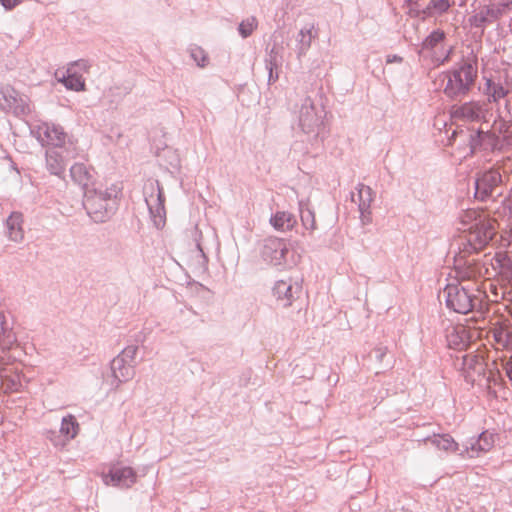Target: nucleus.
<instances>
[{
    "mask_svg": "<svg viewBox=\"0 0 512 512\" xmlns=\"http://www.w3.org/2000/svg\"><path fill=\"white\" fill-rule=\"evenodd\" d=\"M444 77L447 80L444 87V93L447 96L465 95L471 89L477 77V66L471 62H466L459 69L446 72Z\"/></svg>",
    "mask_w": 512,
    "mask_h": 512,
    "instance_id": "f257e3e1",
    "label": "nucleus"
},
{
    "mask_svg": "<svg viewBox=\"0 0 512 512\" xmlns=\"http://www.w3.org/2000/svg\"><path fill=\"white\" fill-rule=\"evenodd\" d=\"M447 306L457 313L466 314L474 308H483V301L487 298L485 292H478L477 296L468 293L467 288L460 285L449 284L445 288Z\"/></svg>",
    "mask_w": 512,
    "mask_h": 512,
    "instance_id": "f03ea898",
    "label": "nucleus"
},
{
    "mask_svg": "<svg viewBox=\"0 0 512 512\" xmlns=\"http://www.w3.org/2000/svg\"><path fill=\"white\" fill-rule=\"evenodd\" d=\"M89 65L84 60H79L71 64L66 71L57 70L56 77L68 89L81 91L85 89V80L83 73H87Z\"/></svg>",
    "mask_w": 512,
    "mask_h": 512,
    "instance_id": "7ed1b4c3",
    "label": "nucleus"
},
{
    "mask_svg": "<svg viewBox=\"0 0 512 512\" xmlns=\"http://www.w3.org/2000/svg\"><path fill=\"white\" fill-rule=\"evenodd\" d=\"M497 221L492 218L481 222L474 228H469V242L475 250L483 249L495 236L497 232Z\"/></svg>",
    "mask_w": 512,
    "mask_h": 512,
    "instance_id": "20e7f679",
    "label": "nucleus"
},
{
    "mask_svg": "<svg viewBox=\"0 0 512 512\" xmlns=\"http://www.w3.org/2000/svg\"><path fill=\"white\" fill-rule=\"evenodd\" d=\"M101 476L107 486L130 487L136 481L133 469L121 465H113L107 473L102 472Z\"/></svg>",
    "mask_w": 512,
    "mask_h": 512,
    "instance_id": "39448f33",
    "label": "nucleus"
},
{
    "mask_svg": "<svg viewBox=\"0 0 512 512\" xmlns=\"http://www.w3.org/2000/svg\"><path fill=\"white\" fill-rule=\"evenodd\" d=\"M487 363L484 353L468 354L464 357L463 369L466 378L474 383L485 375Z\"/></svg>",
    "mask_w": 512,
    "mask_h": 512,
    "instance_id": "423d86ee",
    "label": "nucleus"
},
{
    "mask_svg": "<svg viewBox=\"0 0 512 512\" xmlns=\"http://www.w3.org/2000/svg\"><path fill=\"white\" fill-rule=\"evenodd\" d=\"M501 182V175L496 170L485 172L480 178L476 180L475 196L479 200H485L492 195L493 190Z\"/></svg>",
    "mask_w": 512,
    "mask_h": 512,
    "instance_id": "0eeeda50",
    "label": "nucleus"
},
{
    "mask_svg": "<svg viewBox=\"0 0 512 512\" xmlns=\"http://www.w3.org/2000/svg\"><path fill=\"white\" fill-rule=\"evenodd\" d=\"M288 252L285 242L278 238L266 241L263 249V256L273 265H281Z\"/></svg>",
    "mask_w": 512,
    "mask_h": 512,
    "instance_id": "6e6552de",
    "label": "nucleus"
},
{
    "mask_svg": "<svg viewBox=\"0 0 512 512\" xmlns=\"http://www.w3.org/2000/svg\"><path fill=\"white\" fill-rule=\"evenodd\" d=\"M491 265L493 267L492 277L498 276L502 282L512 284V261L506 254H496Z\"/></svg>",
    "mask_w": 512,
    "mask_h": 512,
    "instance_id": "1a4fd4ad",
    "label": "nucleus"
},
{
    "mask_svg": "<svg viewBox=\"0 0 512 512\" xmlns=\"http://www.w3.org/2000/svg\"><path fill=\"white\" fill-rule=\"evenodd\" d=\"M456 274L460 281L477 279L478 277L492 278V273L488 268L483 269L479 263L474 261H468L463 267L456 266Z\"/></svg>",
    "mask_w": 512,
    "mask_h": 512,
    "instance_id": "9d476101",
    "label": "nucleus"
},
{
    "mask_svg": "<svg viewBox=\"0 0 512 512\" xmlns=\"http://www.w3.org/2000/svg\"><path fill=\"white\" fill-rule=\"evenodd\" d=\"M85 207L88 214L96 222H102L108 217V203L101 196H89L85 201Z\"/></svg>",
    "mask_w": 512,
    "mask_h": 512,
    "instance_id": "9b49d317",
    "label": "nucleus"
},
{
    "mask_svg": "<svg viewBox=\"0 0 512 512\" xmlns=\"http://www.w3.org/2000/svg\"><path fill=\"white\" fill-rule=\"evenodd\" d=\"M452 117L457 120L473 121L482 115V107L475 102L465 103L452 109Z\"/></svg>",
    "mask_w": 512,
    "mask_h": 512,
    "instance_id": "f8f14e48",
    "label": "nucleus"
},
{
    "mask_svg": "<svg viewBox=\"0 0 512 512\" xmlns=\"http://www.w3.org/2000/svg\"><path fill=\"white\" fill-rule=\"evenodd\" d=\"M42 140L52 146H61L66 139L62 128L56 125L44 124L39 128Z\"/></svg>",
    "mask_w": 512,
    "mask_h": 512,
    "instance_id": "ddd939ff",
    "label": "nucleus"
},
{
    "mask_svg": "<svg viewBox=\"0 0 512 512\" xmlns=\"http://www.w3.org/2000/svg\"><path fill=\"white\" fill-rule=\"evenodd\" d=\"M495 437V434L488 431L481 433L475 444L466 449V454L469 457H476L480 453L490 451L494 447Z\"/></svg>",
    "mask_w": 512,
    "mask_h": 512,
    "instance_id": "4468645a",
    "label": "nucleus"
},
{
    "mask_svg": "<svg viewBox=\"0 0 512 512\" xmlns=\"http://www.w3.org/2000/svg\"><path fill=\"white\" fill-rule=\"evenodd\" d=\"M498 125L502 126L504 125L503 122H499ZM497 123L494 125V132L493 134H490L488 132H484L483 130H477L476 134H471L470 138V145L471 150L474 151L479 146H484L485 148H495L497 145V141L495 138V130H496Z\"/></svg>",
    "mask_w": 512,
    "mask_h": 512,
    "instance_id": "2eb2a0df",
    "label": "nucleus"
},
{
    "mask_svg": "<svg viewBox=\"0 0 512 512\" xmlns=\"http://www.w3.org/2000/svg\"><path fill=\"white\" fill-rule=\"evenodd\" d=\"M7 235L10 240L19 242L24 238V230H23V216L20 213L14 212L12 213L7 221Z\"/></svg>",
    "mask_w": 512,
    "mask_h": 512,
    "instance_id": "dca6fc26",
    "label": "nucleus"
},
{
    "mask_svg": "<svg viewBox=\"0 0 512 512\" xmlns=\"http://www.w3.org/2000/svg\"><path fill=\"white\" fill-rule=\"evenodd\" d=\"M359 209L364 222L370 221V206L373 202V191L369 186L360 185L358 188Z\"/></svg>",
    "mask_w": 512,
    "mask_h": 512,
    "instance_id": "f3484780",
    "label": "nucleus"
},
{
    "mask_svg": "<svg viewBox=\"0 0 512 512\" xmlns=\"http://www.w3.org/2000/svg\"><path fill=\"white\" fill-rule=\"evenodd\" d=\"M270 223L278 231H289L296 225V219L289 212L278 211L271 217Z\"/></svg>",
    "mask_w": 512,
    "mask_h": 512,
    "instance_id": "a211bd4d",
    "label": "nucleus"
},
{
    "mask_svg": "<svg viewBox=\"0 0 512 512\" xmlns=\"http://www.w3.org/2000/svg\"><path fill=\"white\" fill-rule=\"evenodd\" d=\"M493 337L496 343L503 348L512 349V325L509 323H502L495 326L492 330Z\"/></svg>",
    "mask_w": 512,
    "mask_h": 512,
    "instance_id": "6ab92c4d",
    "label": "nucleus"
},
{
    "mask_svg": "<svg viewBox=\"0 0 512 512\" xmlns=\"http://www.w3.org/2000/svg\"><path fill=\"white\" fill-rule=\"evenodd\" d=\"M70 173L73 180L85 188L92 183V174L82 163L74 164L70 169Z\"/></svg>",
    "mask_w": 512,
    "mask_h": 512,
    "instance_id": "aec40b11",
    "label": "nucleus"
},
{
    "mask_svg": "<svg viewBox=\"0 0 512 512\" xmlns=\"http://www.w3.org/2000/svg\"><path fill=\"white\" fill-rule=\"evenodd\" d=\"M448 341L455 349H463L469 344L468 331L464 326H457L448 335Z\"/></svg>",
    "mask_w": 512,
    "mask_h": 512,
    "instance_id": "412c9836",
    "label": "nucleus"
},
{
    "mask_svg": "<svg viewBox=\"0 0 512 512\" xmlns=\"http://www.w3.org/2000/svg\"><path fill=\"white\" fill-rule=\"evenodd\" d=\"M79 424L73 415H67L62 419L60 433L66 441H70L77 436Z\"/></svg>",
    "mask_w": 512,
    "mask_h": 512,
    "instance_id": "4be33fe9",
    "label": "nucleus"
},
{
    "mask_svg": "<svg viewBox=\"0 0 512 512\" xmlns=\"http://www.w3.org/2000/svg\"><path fill=\"white\" fill-rule=\"evenodd\" d=\"M1 94L3 95V99L9 109H13L15 111L23 109L24 99L14 88L9 86L5 87L2 89Z\"/></svg>",
    "mask_w": 512,
    "mask_h": 512,
    "instance_id": "5701e85b",
    "label": "nucleus"
},
{
    "mask_svg": "<svg viewBox=\"0 0 512 512\" xmlns=\"http://www.w3.org/2000/svg\"><path fill=\"white\" fill-rule=\"evenodd\" d=\"M488 218H490L489 215L482 210L469 209L463 213L461 221L464 225H469V228H474Z\"/></svg>",
    "mask_w": 512,
    "mask_h": 512,
    "instance_id": "b1692460",
    "label": "nucleus"
},
{
    "mask_svg": "<svg viewBox=\"0 0 512 512\" xmlns=\"http://www.w3.org/2000/svg\"><path fill=\"white\" fill-rule=\"evenodd\" d=\"M274 294L283 306H289L293 299L292 285L286 281H278L274 287Z\"/></svg>",
    "mask_w": 512,
    "mask_h": 512,
    "instance_id": "393cba45",
    "label": "nucleus"
},
{
    "mask_svg": "<svg viewBox=\"0 0 512 512\" xmlns=\"http://www.w3.org/2000/svg\"><path fill=\"white\" fill-rule=\"evenodd\" d=\"M431 443L448 453H454L458 450V443L448 434L434 436Z\"/></svg>",
    "mask_w": 512,
    "mask_h": 512,
    "instance_id": "a878e982",
    "label": "nucleus"
},
{
    "mask_svg": "<svg viewBox=\"0 0 512 512\" xmlns=\"http://www.w3.org/2000/svg\"><path fill=\"white\" fill-rule=\"evenodd\" d=\"M47 165L53 174H60L65 169L63 157L55 150L47 152Z\"/></svg>",
    "mask_w": 512,
    "mask_h": 512,
    "instance_id": "bb28decb",
    "label": "nucleus"
},
{
    "mask_svg": "<svg viewBox=\"0 0 512 512\" xmlns=\"http://www.w3.org/2000/svg\"><path fill=\"white\" fill-rule=\"evenodd\" d=\"M453 4L452 0H431L426 6L424 13L429 16L445 13Z\"/></svg>",
    "mask_w": 512,
    "mask_h": 512,
    "instance_id": "cd10ccee",
    "label": "nucleus"
},
{
    "mask_svg": "<svg viewBox=\"0 0 512 512\" xmlns=\"http://www.w3.org/2000/svg\"><path fill=\"white\" fill-rule=\"evenodd\" d=\"M112 370L119 380H127L132 375V368L124 363L122 358H116L112 362Z\"/></svg>",
    "mask_w": 512,
    "mask_h": 512,
    "instance_id": "c85d7f7f",
    "label": "nucleus"
},
{
    "mask_svg": "<svg viewBox=\"0 0 512 512\" xmlns=\"http://www.w3.org/2000/svg\"><path fill=\"white\" fill-rule=\"evenodd\" d=\"M257 25V19L255 17H249L240 23L239 32L242 37L246 38L253 33V31L257 28Z\"/></svg>",
    "mask_w": 512,
    "mask_h": 512,
    "instance_id": "c756f323",
    "label": "nucleus"
},
{
    "mask_svg": "<svg viewBox=\"0 0 512 512\" xmlns=\"http://www.w3.org/2000/svg\"><path fill=\"white\" fill-rule=\"evenodd\" d=\"M445 38L443 31L437 30L432 32L424 41L423 47L427 49H433L438 44L442 43Z\"/></svg>",
    "mask_w": 512,
    "mask_h": 512,
    "instance_id": "7c9ffc66",
    "label": "nucleus"
},
{
    "mask_svg": "<svg viewBox=\"0 0 512 512\" xmlns=\"http://www.w3.org/2000/svg\"><path fill=\"white\" fill-rule=\"evenodd\" d=\"M121 191H122V187L120 184H112L104 192H100L97 195L101 196V198H103V200H105L107 202L108 200L117 199L120 196Z\"/></svg>",
    "mask_w": 512,
    "mask_h": 512,
    "instance_id": "2f4dec72",
    "label": "nucleus"
},
{
    "mask_svg": "<svg viewBox=\"0 0 512 512\" xmlns=\"http://www.w3.org/2000/svg\"><path fill=\"white\" fill-rule=\"evenodd\" d=\"M489 93L494 101H498L506 96L507 91L500 84H492L489 82Z\"/></svg>",
    "mask_w": 512,
    "mask_h": 512,
    "instance_id": "473e14b6",
    "label": "nucleus"
},
{
    "mask_svg": "<svg viewBox=\"0 0 512 512\" xmlns=\"http://www.w3.org/2000/svg\"><path fill=\"white\" fill-rule=\"evenodd\" d=\"M147 204L149 206V209L151 212H156L158 214L159 217H162L164 214H165V210H164V196H163V193L161 190L158 191V195H157V201H158V204L157 206L154 208L152 206V204L150 203V201L147 199Z\"/></svg>",
    "mask_w": 512,
    "mask_h": 512,
    "instance_id": "72a5a7b5",
    "label": "nucleus"
},
{
    "mask_svg": "<svg viewBox=\"0 0 512 512\" xmlns=\"http://www.w3.org/2000/svg\"><path fill=\"white\" fill-rule=\"evenodd\" d=\"M191 56L194 58V60L197 62V64L200 67H204L207 64V61H208L207 55L201 48H199V47L193 48L191 50Z\"/></svg>",
    "mask_w": 512,
    "mask_h": 512,
    "instance_id": "f704fd0d",
    "label": "nucleus"
},
{
    "mask_svg": "<svg viewBox=\"0 0 512 512\" xmlns=\"http://www.w3.org/2000/svg\"><path fill=\"white\" fill-rule=\"evenodd\" d=\"M301 219H302L303 225L306 228H309V229L315 228V218H314L313 213L310 210H308L306 212V214H302Z\"/></svg>",
    "mask_w": 512,
    "mask_h": 512,
    "instance_id": "c9c22d12",
    "label": "nucleus"
},
{
    "mask_svg": "<svg viewBox=\"0 0 512 512\" xmlns=\"http://www.w3.org/2000/svg\"><path fill=\"white\" fill-rule=\"evenodd\" d=\"M8 378L5 377L2 379V384L6 386V390H9V391H17L18 390V387L20 386V383L19 382H15L14 380L12 381V384L9 385L8 383Z\"/></svg>",
    "mask_w": 512,
    "mask_h": 512,
    "instance_id": "e433bc0d",
    "label": "nucleus"
},
{
    "mask_svg": "<svg viewBox=\"0 0 512 512\" xmlns=\"http://www.w3.org/2000/svg\"><path fill=\"white\" fill-rule=\"evenodd\" d=\"M0 2L7 10H11L20 4L21 0H0Z\"/></svg>",
    "mask_w": 512,
    "mask_h": 512,
    "instance_id": "4c0bfd02",
    "label": "nucleus"
},
{
    "mask_svg": "<svg viewBox=\"0 0 512 512\" xmlns=\"http://www.w3.org/2000/svg\"><path fill=\"white\" fill-rule=\"evenodd\" d=\"M506 374L509 377V379L512 381V365H507Z\"/></svg>",
    "mask_w": 512,
    "mask_h": 512,
    "instance_id": "58836bf2",
    "label": "nucleus"
},
{
    "mask_svg": "<svg viewBox=\"0 0 512 512\" xmlns=\"http://www.w3.org/2000/svg\"><path fill=\"white\" fill-rule=\"evenodd\" d=\"M451 51H452V48H450V49L448 50L447 55H446V56H445V58L442 60V62H445V61H447V60L449 59Z\"/></svg>",
    "mask_w": 512,
    "mask_h": 512,
    "instance_id": "ea45409f",
    "label": "nucleus"
}]
</instances>
